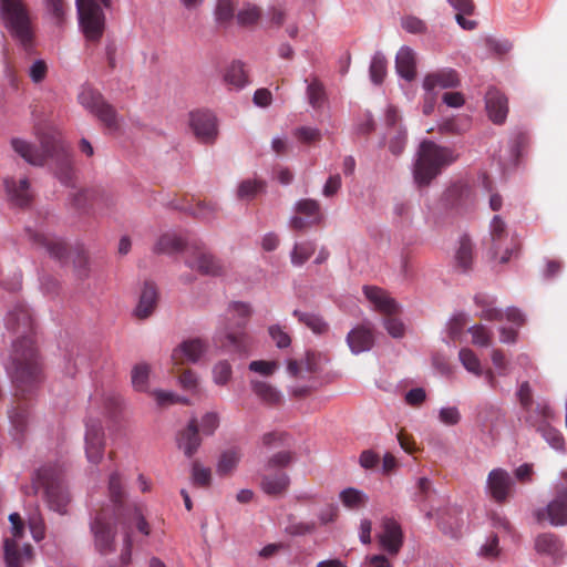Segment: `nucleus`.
<instances>
[{
    "label": "nucleus",
    "instance_id": "obj_1",
    "mask_svg": "<svg viewBox=\"0 0 567 567\" xmlns=\"http://www.w3.org/2000/svg\"><path fill=\"white\" fill-rule=\"evenodd\" d=\"M6 327L20 337L12 343L10 362L6 367L16 386L14 396L23 400L41 382V365L35 341L34 322L30 310L17 303L6 317Z\"/></svg>",
    "mask_w": 567,
    "mask_h": 567
},
{
    "label": "nucleus",
    "instance_id": "obj_2",
    "mask_svg": "<svg viewBox=\"0 0 567 567\" xmlns=\"http://www.w3.org/2000/svg\"><path fill=\"white\" fill-rule=\"evenodd\" d=\"M40 150L22 138H12L11 145L27 163L34 166L49 164L55 177L70 185L73 177L72 157L56 131L43 132L37 128Z\"/></svg>",
    "mask_w": 567,
    "mask_h": 567
},
{
    "label": "nucleus",
    "instance_id": "obj_3",
    "mask_svg": "<svg viewBox=\"0 0 567 567\" xmlns=\"http://www.w3.org/2000/svg\"><path fill=\"white\" fill-rule=\"evenodd\" d=\"M117 526L122 532L121 564L127 565L131 560L133 540L130 526L124 514L120 515L110 509L97 512L90 522V530L93 536L94 547L101 555H109L115 551V536Z\"/></svg>",
    "mask_w": 567,
    "mask_h": 567
},
{
    "label": "nucleus",
    "instance_id": "obj_4",
    "mask_svg": "<svg viewBox=\"0 0 567 567\" xmlns=\"http://www.w3.org/2000/svg\"><path fill=\"white\" fill-rule=\"evenodd\" d=\"M457 159V154L430 140L420 143L414 156L412 175L417 187H426L442 171Z\"/></svg>",
    "mask_w": 567,
    "mask_h": 567
},
{
    "label": "nucleus",
    "instance_id": "obj_5",
    "mask_svg": "<svg viewBox=\"0 0 567 567\" xmlns=\"http://www.w3.org/2000/svg\"><path fill=\"white\" fill-rule=\"evenodd\" d=\"M231 323L216 331L214 343L228 353L244 354L249 351L251 338L246 326L251 315L250 306L246 302L234 301L228 307Z\"/></svg>",
    "mask_w": 567,
    "mask_h": 567
},
{
    "label": "nucleus",
    "instance_id": "obj_6",
    "mask_svg": "<svg viewBox=\"0 0 567 567\" xmlns=\"http://www.w3.org/2000/svg\"><path fill=\"white\" fill-rule=\"evenodd\" d=\"M34 494L43 489V494L50 509L65 515L71 501L68 488L64 485V473L60 465H44L40 467L32 478Z\"/></svg>",
    "mask_w": 567,
    "mask_h": 567
},
{
    "label": "nucleus",
    "instance_id": "obj_7",
    "mask_svg": "<svg viewBox=\"0 0 567 567\" xmlns=\"http://www.w3.org/2000/svg\"><path fill=\"white\" fill-rule=\"evenodd\" d=\"M110 0H76L80 25L90 41H97L104 31L102 4L107 7Z\"/></svg>",
    "mask_w": 567,
    "mask_h": 567
},
{
    "label": "nucleus",
    "instance_id": "obj_8",
    "mask_svg": "<svg viewBox=\"0 0 567 567\" xmlns=\"http://www.w3.org/2000/svg\"><path fill=\"white\" fill-rule=\"evenodd\" d=\"M8 28L25 48L31 44L32 31L28 12L21 0H0Z\"/></svg>",
    "mask_w": 567,
    "mask_h": 567
},
{
    "label": "nucleus",
    "instance_id": "obj_9",
    "mask_svg": "<svg viewBox=\"0 0 567 567\" xmlns=\"http://www.w3.org/2000/svg\"><path fill=\"white\" fill-rule=\"evenodd\" d=\"M79 103L96 116L107 128H117V113L103 95L89 84H84L78 95Z\"/></svg>",
    "mask_w": 567,
    "mask_h": 567
},
{
    "label": "nucleus",
    "instance_id": "obj_10",
    "mask_svg": "<svg viewBox=\"0 0 567 567\" xmlns=\"http://www.w3.org/2000/svg\"><path fill=\"white\" fill-rule=\"evenodd\" d=\"M185 264L200 275L218 277L225 274V266L204 245L193 244L186 247Z\"/></svg>",
    "mask_w": 567,
    "mask_h": 567
},
{
    "label": "nucleus",
    "instance_id": "obj_11",
    "mask_svg": "<svg viewBox=\"0 0 567 567\" xmlns=\"http://www.w3.org/2000/svg\"><path fill=\"white\" fill-rule=\"evenodd\" d=\"M555 495L553 499L543 508L535 511V517L538 522L547 519L553 526L567 525V484L557 481L554 484Z\"/></svg>",
    "mask_w": 567,
    "mask_h": 567
},
{
    "label": "nucleus",
    "instance_id": "obj_12",
    "mask_svg": "<svg viewBox=\"0 0 567 567\" xmlns=\"http://www.w3.org/2000/svg\"><path fill=\"white\" fill-rule=\"evenodd\" d=\"M293 210L296 215L289 219V227L296 231H303L320 225L324 219L320 203L312 198L299 199L296 202Z\"/></svg>",
    "mask_w": 567,
    "mask_h": 567
},
{
    "label": "nucleus",
    "instance_id": "obj_13",
    "mask_svg": "<svg viewBox=\"0 0 567 567\" xmlns=\"http://www.w3.org/2000/svg\"><path fill=\"white\" fill-rule=\"evenodd\" d=\"M85 455L90 463L99 464L104 456L105 437L102 423L97 419H87L85 422Z\"/></svg>",
    "mask_w": 567,
    "mask_h": 567
},
{
    "label": "nucleus",
    "instance_id": "obj_14",
    "mask_svg": "<svg viewBox=\"0 0 567 567\" xmlns=\"http://www.w3.org/2000/svg\"><path fill=\"white\" fill-rule=\"evenodd\" d=\"M377 538L380 547L391 556L398 555L404 543L402 527L392 517L382 518L381 530L378 533Z\"/></svg>",
    "mask_w": 567,
    "mask_h": 567
},
{
    "label": "nucleus",
    "instance_id": "obj_15",
    "mask_svg": "<svg viewBox=\"0 0 567 567\" xmlns=\"http://www.w3.org/2000/svg\"><path fill=\"white\" fill-rule=\"evenodd\" d=\"M514 486L511 474L501 467L492 470L486 480V491L496 503H505Z\"/></svg>",
    "mask_w": 567,
    "mask_h": 567
},
{
    "label": "nucleus",
    "instance_id": "obj_16",
    "mask_svg": "<svg viewBox=\"0 0 567 567\" xmlns=\"http://www.w3.org/2000/svg\"><path fill=\"white\" fill-rule=\"evenodd\" d=\"M347 344L352 354L358 355L370 351L375 343L373 326L369 321L357 324L346 338Z\"/></svg>",
    "mask_w": 567,
    "mask_h": 567
},
{
    "label": "nucleus",
    "instance_id": "obj_17",
    "mask_svg": "<svg viewBox=\"0 0 567 567\" xmlns=\"http://www.w3.org/2000/svg\"><path fill=\"white\" fill-rule=\"evenodd\" d=\"M190 127L195 136L203 143H212L217 136L215 115L209 111H194L189 114Z\"/></svg>",
    "mask_w": 567,
    "mask_h": 567
},
{
    "label": "nucleus",
    "instance_id": "obj_18",
    "mask_svg": "<svg viewBox=\"0 0 567 567\" xmlns=\"http://www.w3.org/2000/svg\"><path fill=\"white\" fill-rule=\"evenodd\" d=\"M207 350V343L199 339H188L178 344L172 352L171 360L175 367L183 363H197Z\"/></svg>",
    "mask_w": 567,
    "mask_h": 567
},
{
    "label": "nucleus",
    "instance_id": "obj_19",
    "mask_svg": "<svg viewBox=\"0 0 567 567\" xmlns=\"http://www.w3.org/2000/svg\"><path fill=\"white\" fill-rule=\"evenodd\" d=\"M537 554L548 557L554 564H559L565 557L564 542L554 533H542L534 540Z\"/></svg>",
    "mask_w": 567,
    "mask_h": 567
},
{
    "label": "nucleus",
    "instance_id": "obj_20",
    "mask_svg": "<svg viewBox=\"0 0 567 567\" xmlns=\"http://www.w3.org/2000/svg\"><path fill=\"white\" fill-rule=\"evenodd\" d=\"M485 109L488 118L496 125L505 123L508 114V100L496 87H489L485 93Z\"/></svg>",
    "mask_w": 567,
    "mask_h": 567
},
{
    "label": "nucleus",
    "instance_id": "obj_21",
    "mask_svg": "<svg viewBox=\"0 0 567 567\" xmlns=\"http://www.w3.org/2000/svg\"><path fill=\"white\" fill-rule=\"evenodd\" d=\"M27 234L33 245L44 248L52 258L61 262L65 259L68 249L65 243L62 239L32 230L30 228H27Z\"/></svg>",
    "mask_w": 567,
    "mask_h": 567
},
{
    "label": "nucleus",
    "instance_id": "obj_22",
    "mask_svg": "<svg viewBox=\"0 0 567 567\" xmlns=\"http://www.w3.org/2000/svg\"><path fill=\"white\" fill-rule=\"evenodd\" d=\"M363 293L377 311L385 316H392L399 311L398 302L382 288L364 286Z\"/></svg>",
    "mask_w": 567,
    "mask_h": 567
},
{
    "label": "nucleus",
    "instance_id": "obj_23",
    "mask_svg": "<svg viewBox=\"0 0 567 567\" xmlns=\"http://www.w3.org/2000/svg\"><path fill=\"white\" fill-rule=\"evenodd\" d=\"M4 186L10 202L19 207L28 206L32 196L30 193V184L27 177H23L17 182L13 177L4 179Z\"/></svg>",
    "mask_w": 567,
    "mask_h": 567
},
{
    "label": "nucleus",
    "instance_id": "obj_24",
    "mask_svg": "<svg viewBox=\"0 0 567 567\" xmlns=\"http://www.w3.org/2000/svg\"><path fill=\"white\" fill-rule=\"evenodd\" d=\"M109 497L113 504V511L120 515L124 514L125 511H130V505L125 504L126 493L122 483V476L120 472L114 471L110 474L109 483Z\"/></svg>",
    "mask_w": 567,
    "mask_h": 567
},
{
    "label": "nucleus",
    "instance_id": "obj_25",
    "mask_svg": "<svg viewBox=\"0 0 567 567\" xmlns=\"http://www.w3.org/2000/svg\"><path fill=\"white\" fill-rule=\"evenodd\" d=\"M177 445L187 457H192L200 446L197 420L189 421L187 427L177 435Z\"/></svg>",
    "mask_w": 567,
    "mask_h": 567
},
{
    "label": "nucleus",
    "instance_id": "obj_26",
    "mask_svg": "<svg viewBox=\"0 0 567 567\" xmlns=\"http://www.w3.org/2000/svg\"><path fill=\"white\" fill-rule=\"evenodd\" d=\"M290 485V477L284 471L276 473H266L261 477L260 487L262 492L269 496H278L284 494Z\"/></svg>",
    "mask_w": 567,
    "mask_h": 567
},
{
    "label": "nucleus",
    "instance_id": "obj_27",
    "mask_svg": "<svg viewBox=\"0 0 567 567\" xmlns=\"http://www.w3.org/2000/svg\"><path fill=\"white\" fill-rule=\"evenodd\" d=\"M9 419L13 430V439L21 442L29 425L30 410L23 402L9 410Z\"/></svg>",
    "mask_w": 567,
    "mask_h": 567
},
{
    "label": "nucleus",
    "instance_id": "obj_28",
    "mask_svg": "<svg viewBox=\"0 0 567 567\" xmlns=\"http://www.w3.org/2000/svg\"><path fill=\"white\" fill-rule=\"evenodd\" d=\"M157 297L156 286L151 281H146L135 308V316L140 319L150 317L156 307Z\"/></svg>",
    "mask_w": 567,
    "mask_h": 567
},
{
    "label": "nucleus",
    "instance_id": "obj_29",
    "mask_svg": "<svg viewBox=\"0 0 567 567\" xmlns=\"http://www.w3.org/2000/svg\"><path fill=\"white\" fill-rule=\"evenodd\" d=\"M4 561L7 567H21L23 559H31L32 547L27 544L19 550L16 539L6 538L3 542Z\"/></svg>",
    "mask_w": 567,
    "mask_h": 567
},
{
    "label": "nucleus",
    "instance_id": "obj_30",
    "mask_svg": "<svg viewBox=\"0 0 567 567\" xmlns=\"http://www.w3.org/2000/svg\"><path fill=\"white\" fill-rule=\"evenodd\" d=\"M458 84L457 73H427L423 87L426 92L436 94L440 90L456 87Z\"/></svg>",
    "mask_w": 567,
    "mask_h": 567
},
{
    "label": "nucleus",
    "instance_id": "obj_31",
    "mask_svg": "<svg viewBox=\"0 0 567 567\" xmlns=\"http://www.w3.org/2000/svg\"><path fill=\"white\" fill-rule=\"evenodd\" d=\"M252 392L267 405L276 406L281 403L282 395L275 386L266 381L251 380Z\"/></svg>",
    "mask_w": 567,
    "mask_h": 567
},
{
    "label": "nucleus",
    "instance_id": "obj_32",
    "mask_svg": "<svg viewBox=\"0 0 567 567\" xmlns=\"http://www.w3.org/2000/svg\"><path fill=\"white\" fill-rule=\"evenodd\" d=\"M455 261L457 267L463 271H467L473 262V244L467 235L460 238L458 247L455 252Z\"/></svg>",
    "mask_w": 567,
    "mask_h": 567
},
{
    "label": "nucleus",
    "instance_id": "obj_33",
    "mask_svg": "<svg viewBox=\"0 0 567 567\" xmlns=\"http://www.w3.org/2000/svg\"><path fill=\"white\" fill-rule=\"evenodd\" d=\"M266 189V183L261 179H245L239 183L237 198L250 202Z\"/></svg>",
    "mask_w": 567,
    "mask_h": 567
},
{
    "label": "nucleus",
    "instance_id": "obj_34",
    "mask_svg": "<svg viewBox=\"0 0 567 567\" xmlns=\"http://www.w3.org/2000/svg\"><path fill=\"white\" fill-rule=\"evenodd\" d=\"M292 315L299 322L307 326L316 334H323L329 329V324L319 315L302 312L300 310H295Z\"/></svg>",
    "mask_w": 567,
    "mask_h": 567
},
{
    "label": "nucleus",
    "instance_id": "obj_35",
    "mask_svg": "<svg viewBox=\"0 0 567 567\" xmlns=\"http://www.w3.org/2000/svg\"><path fill=\"white\" fill-rule=\"evenodd\" d=\"M185 248L184 240L174 234H164L157 240L154 251L161 254H175Z\"/></svg>",
    "mask_w": 567,
    "mask_h": 567
},
{
    "label": "nucleus",
    "instance_id": "obj_36",
    "mask_svg": "<svg viewBox=\"0 0 567 567\" xmlns=\"http://www.w3.org/2000/svg\"><path fill=\"white\" fill-rule=\"evenodd\" d=\"M306 82L308 83L307 96L310 105L316 110L323 107L327 102V93L323 84L317 79L310 81L306 80Z\"/></svg>",
    "mask_w": 567,
    "mask_h": 567
},
{
    "label": "nucleus",
    "instance_id": "obj_37",
    "mask_svg": "<svg viewBox=\"0 0 567 567\" xmlns=\"http://www.w3.org/2000/svg\"><path fill=\"white\" fill-rule=\"evenodd\" d=\"M489 233L493 241V256L496 258L501 251L502 241L507 236L506 224L498 215L493 217L489 225Z\"/></svg>",
    "mask_w": 567,
    "mask_h": 567
},
{
    "label": "nucleus",
    "instance_id": "obj_38",
    "mask_svg": "<svg viewBox=\"0 0 567 567\" xmlns=\"http://www.w3.org/2000/svg\"><path fill=\"white\" fill-rule=\"evenodd\" d=\"M261 14V8L254 3H245L236 14V20L240 27H252L260 21Z\"/></svg>",
    "mask_w": 567,
    "mask_h": 567
},
{
    "label": "nucleus",
    "instance_id": "obj_39",
    "mask_svg": "<svg viewBox=\"0 0 567 567\" xmlns=\"http://www.w3.org/2000/svg\"><path fill=\"white\" fill-rule=\"evenodd\" d=\"M150 373L151 367L145 362L133 367L131 372V382L135 391L146 392L148 390Z\"/></svg>",
    "mask_w": 567,
    "mask_h": 567
},
{
    "label": "nucleus",
    "instance_id": "obj_40",
    "mask_svg": "<svg viewBox=\"0 0 567 567\" xmlns=\"http://www.w3.org/2000/svg\"><path fill=\"white\" fill-rule=\"evenodd\" d=\"M482 41L486 51L498 59L505 56L513 48L508 40L492 35L485 37Z\"/></svg>",
    "mask_w": 567,
    "mask_h": 567
},
{
    "label": "nucleus",
    "instance_id": "obj_41",
    "mask_svg": "<svg viewBox=\"0 0 567 567\" xmlns=\"http://www.w3.org/2000/svg\"><path fill=\"white\" fill-rule=\"evenodd\" d=\"M416 66V53L410 47H402L395 56L396 71H415Z\"/></svg>",
    "mask_w": 567,
    "mask_h": 567
},
{
    "label": "nucleus",
    "instance_id": "obj_42",
    "mask_svg": "<svg viewBox=\"0 0 567 567\" xmlns=\"http://www.w3.org/2000/svg\"><path fill=\"white\" fill-rule=\"evenodd\" d=\"M478 416L483 426L486 430L492 431L499 422L503 421L504 415L499 408L493 404H485L482 406Z\"/></svg>",
    "mask_w": 567,
    "mask_h": 567
},
{
    "label": "nucleus",
    "instance_id": "obj_43",
    "mask_svg": "<svg viewBox=\"0 0 567 567\" xmlns=\"http://www.w3.org/2000/svg\"><path fill=\"white\" fill-rule=\"evenodd\" d=\"M538 431L540 432L544 440L556 451L564 453L566 451L565 439L561 432L549 424H544L539 426Z\"/></svg>",
    "mask_w": 567,
    "mask_h": 567
},
{
    "label": "nucleus",
    "instance_id": "obj_44",
    "mask_svg": "<svg viewBox=\"0 0 567 567\" xmlns=\"http://www.w3.org/2000/svg\"><path fill=\"white\" fill-rule=\"evenodd\" d=\"M316 244L313 241L297 243L290 252L291 264L302 266L315 252Z\"/></svg>",
    "mask_w": 567,
    "mask_h": 567
},
{
    "label": "nucleus",
    "instance_id": "obj_45",
    "mask_svg": "<svg viewBox=\"0 0 567 567\" xmlns=\"http://www.w3.org/2000/svg\"><path fill=\"white\" fill-rule=\"evenodd\" d=\"M340 499L348 508H359L365 503L367 496L357 488L348 487L340 493Z\"/></svg>",
    "mask_w": 567,
    "mask_h": 567
},
{
    "label": "nucleus",
    "instance_id": "obj_46",
    "mask_svg": "<svg viewBox=\"0 0 567 567\" xmlns=\"http://www.w3.org/2000/svg\"><path fill=\"white\" fill-rule=\"evenodd\" d=\"M239 462V454L235 450L225 451L217 463L218 475H227L236 468Z\"/></svg>",
    "mask_w": 567,
    "mask_h": 567
},
{
    "label": "nucleus",
    "instance_id": "obj_47",
    "mask_svg": "<svg viewBox=\"0 0 567 567\" xmlns=\"http://www.w3.org/2000/svg\"><path fill=\"white\" fill-rule=\"evenodd\" d=\"M458 358L463 367L471 373L480 377L482 374L481 362L477 355L468 348H463L458 352Z\"/></svg>",
    "mask_w": 567,
    "mask_h": 567
},
{
    "label": "nucleus",
    "instance_id": "obj_48",
    "mask_svg": "<svg viewBox=\"0 0 567 567\" xmlns=\"http://www.w3.org/2000/svg\"><path fill=\"white\" fill-rule=\"evenodd\" d=\"M192 482L198 487H208L212 482V471L195 461L192 465Z\"/></svg>",
    "mask_w": 567,
    "mask_h": 567
},
{
    "label": "nucleus",
    "instance_id": "obj_49",
    "mask_svg": "<svg viewBox=\"0 0 567 567\" xmlns=\"http://www.w3.org/2000/svg\"><path fill=\"white\" fill-rule=\"evenodd\" d=\"M124 517L128 522V526L131 527V522L134 520L136 523V528L140 533H142L145 536H148L151 534V527L147 520L145 519L144 515L142 514L141 509L137 506L130 507V511L124 512Z\"/></svg>",
    "mask_w": 567,
    "mask_h": 567
},
{
    "label": "nucleus",
    "instance_id": "obj_50",
    "mask_svg": "<svg viewBox=\"0 0 567 567\" xmlns=\"http://www.w3.org/2000/svg\"><path fill=\"white\" fill-rule=\"evenodd\" d=\"M293 461V454L289 451H280L274 455H271L267 462L265 463V471H271L275 468H286L288 467Z\"/></svg>",
    "mask_w": 567,
    "mask_h": 567
},
{
    "label": "nucleus",
    "instance_id": "obj_51",
    "mask_svg": "<svg viewBox=\"0 0 567 567\" xmlns=\"http://www.w3.org/2000/svg\"><path fill=\"white\" fill-rule=\"evenodd\" d=\"M215 16L219 23H229L235 17V0H218Z\"/></svg>",
    "mask_w": 567,
    "mask_h": 567
},
{
    "label": "nucleus",
    "instance_id": "obj_52",
    "mask_svg": "<svg viewBox=\"0 0 567 567\" xmlns=\"http://www.w3.org/2000/svg\"><path fill=\"white\" fill-rule=\"evenodd\" d=\"M316 530V523L313 522H296L289 518V524L286 526L285 532L290 536H303L312 534Z\"/></svg>",
    "mask_w": 567,
    "mask_h": 567
},
{
    "label": "nucleus",
    "instance_id": "obj_53",
    "mask_svg": "<svg viewBox=\"0 0 567 567\" xmlns=\"http://www.w3.org/2000/svg\"><path fill=\"white\" fill-rule=\"evenodd\" d=\"M465 324H466V317L464 313H457V315L453 316L446 324V331H447L449 338L452 341H456L461 337Z\"/></svg>",
    "mask_w": 567,
    "mask_h": 567
},
{
    "label": "nucleus",
    "instance_id": "obj_54",
    "mask_svg": "<svg viewBox=\"0 0 567 567\" xmlns=\"http://www.w3.org/2000/svg\"><path fill=\"white\" fill-rule=\"evenodd\" d=\"M231 365L227 361H219L213 368L214 382L218 385H225L231 378Z\"/></svg>",
    "mask_w": 567,
    "mask_h": 567
},
{
    "label": "nucleus",
    "instance_id": "obj_55",
    "mask_svg": "<svg viewBox=\"0 0 567 567\" xmlns=\"http://www.w3.org/2000/svg\"><path fill=\"white\" fill-rule=\"evenodd\" d=\"M406 145V131L403 128H398L395 134L390 138L389 150L390 152L399 156L403 153Z\"/></svg>",
    "mask_w": 567,
    "mask_h": 567
},
{
    "label": "nucleus",
    "instance_id": "obj_56",
    "mask_svg": "<svg viewBox=\"0 0 567 567\" xmlns=\"http://www.w3.org/2000/svg\"><path fill=\"white\" fill-rule=\"evenodd\" d=\"M383 326L392 338L400 339L403 338L405 333V327L398 318L388 316V318L383 320Z\"/></svg>",
    "mask_w": 567,
    "mask_h": 567
},
{
    "label": "nucleus",
    "instance_id": "obj_57",
    "mask_svg": "<svg viewBox=\"0 0 567 567\" xmlns=\"http://www.w3.org/2000/svg\"><path fill=\"white\" fill-rule=\"evenodd\" d=\"M295 136L302 143H311L321 138V132L317 127L301 126L295 130Z\"/></svg>",
    "mask_w": 567,
    "mask_h": 567
},
{
    "label": "nucleus",
    "instance_id": "obj_58",
    "mask_svg": "<svg viewBox=\"0 0 567 567\" xmlns=\"http://www.w3.org/2000/svg\"><path fill=\"white\" fill-rule=\"evenodd\" d=\"M269 334L280 349L288 348L291 343L290 336L281 329L280 326L274 324L269 327Z\"/></svg>",
    "mask_w": 567,
    "mask_h": 567
},
{
    "label": "nucleus",
    "instance_id": "obj_59",
    "mask_svg": "<svg viewBox=\"0 0 567 567\" xmlns=\"http://www.w3.org/2000/svg\"><path fill=\"white\" fill-rule=\"evenodd\" d=\"M224 82L230 90H240L249 80L247 73H224Z\"/></svg>",
    "mask_w": 567,
    "mask_h": 567
},
{
    "label": "nucleus",
    "instance_id": "obj_60",
    "mask_svg": "<svg viewBox=\"0 0 567 567\" xmlns=\"http://www.w3.org/2000/svg\"><path fill=\"white\" fill-rule=\"evenodd\" d=\"M178 383L183 390L196 392L198 388V378L194 371L185 370L178 377Z\"/></svg>",
    "mask_w": 567,
    "mask_h": 567
},
{
    "label": "nucleus",
    "instance_id": "obj_61",
    "mask_svg": "<svg viewBox=\"0 0 567 567\" xmlns=\"http://www.w3.org/2000/svg\"><path fill=\"white\" fill-rule=\"evenodd\" d=\"M439 419L446 425H456L461 420V414L456 406H446L440 410Z\"/></svg>",
    "mask_w": 567,
    "mask_h": 567
},
{
    "label": "nucleus",
    "instance_id": "obj_62",
    "mask_svg": "<svg viewBox=\"0 0 567 567\" xmlns=\"http://www.w3.org/2000/svg\"><path fill=\"white\" fill-rule=\"evenodd\" d=\"M472 334V341L474 344L481 347H487L489 344L491 334L483 326H473L468 329Z\"/></svg>",
    "mask_w": 567,
    "mask_h": 567
},
{
    "label": "nucleus",
    "instance_id": "obj_63",
    "mask_svg": "<svg viewBox=\"0 0 567 567\" xmlns=\"http://www.w3.org/2000/svg\"><path fill=\"white\" fill-rule=\"evenodd\" d=\"M517 396H518L522 408L525 411H529L533 406V392H532V388L527 381L523 382L519 385V389L517 391Z\"/></svg>",
    "mask_w": 567,
    "mask_h": 567
},
{
    "label": "nucleus",
    "instance_id": "obj_64",
    "mask_svg": "<svg viewBox=\"0 0 567 567\" xmlns=\"http://www.w3.org/2000/svg\"><path fill=\"white\" fill-rule=\"evenodd\" d=\"M426 399V392L423 388H413L404 395V401L408 405L416 408L420 406Z\"/></svg>",
    "mask_w": 567,
    "mask_h": 567
}]
</instances>
